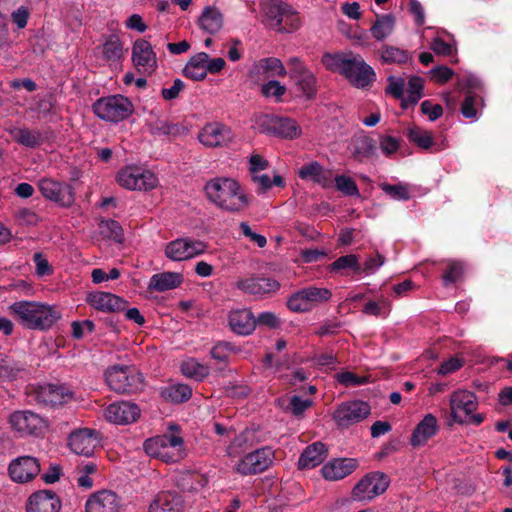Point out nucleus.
<instances>
[{
  "label": "nucleus",
  "mask_w": 512,
  "mask_h": 512,
  "mask_svg": "<svg viewBox=\"0 0 512 512\" xmlns=\"http://www.w3.org/2000/svg\"><path fill=\"white\" fill-rule=\"evenodd\" d=\"M204 192L211 204L225 212L240 213L251 204V196L232 177L218 176L210 179L204 186Z\"/></svg>",
  "instance_id": "f257e3e1"
},
{
  "label": "nucleus",
  "mask_w": 512,
  "mask_h": 512,
  "mask_svg": "<svg viewBox=\"0 0 512 512\" xmlns=\"http://www.w3.org/2000/svg\"><path fill=\"white\" fill-rule=\"evenodd\" d=\"M143 449L148 456L164 463H177L186 456L184 438L176 424H169L162 435L145 440Z\"/></svg>",
  "instance_id": "f03ea898"
},
{
  "label": "nucleus",
  "mask_w": 512,
  "mask_h": 512,
  "mask_svg": "<svg viewBox=\"0 0 512 512\" xmlns=\"http://www.w3.org/2000/svg\"><path fill=\"white\" fill-rule=\"evenodd\" d=\"M9 309L29 329H49L61 318V312L55 306L41 302L19 301L10 305Z\"/></svg>",
  "instance_id": "7ed1b4c3"
},
{
  "label": "nucleus",
  "mask_w": 512,
  "mask_h": 512,
  "mask_svg": "<svg viewBox=\"0 0 512 512\" xmlns=\"http://www.w3.org/2000/svg\"><path fill=\"white\" fill-rule=\"evenodd\" d=\"M449 406L452 423L480 425L485 419L483 414L474 413L478 408V400L477 396L469 390H455L450 395Z\"/></svg>",
  "instance_id": "20e7f679"
},
{
  "label": "nucleus",
  "mask_w": 512,
  "mask_h": 512,
  "mask_svg": "<svg viewBox=\"0 0 512 512\" xmlns=\"http://www.w3.org/2000/svg\"><path fill=\"white\" fill-rule=\"evenodd\" d=\"M263 22L271 29L290 32L299 26V17L294 9L281 0H266L262 4Z\"/></svg>",
  "instance_id": "39448f33"
},
{
  "label": "nucleus",
  "mask_w": 512,
  "mask_h": 512,
  "mask_svg": "<svg viewBox=\"0 0 512 512\" xmlns=\"http://www.w3.org/2000/svg\"><path fill=\"white\" fill-rule=\"evenodd\" d=\"M254 127L259 132L282 139H297L302 129L296 120L273 114H261L255 117Z\"/></svg>",
  "instance_id": "423d86ee"
},
{
  "label": "nucleus",
  "mask_w": 512,
  "mask_h": 512,
  "mask_svg": "<svg viewBox=\"0 0 512 512\" xmlns=\"http://www.w3.org/2000/svg\"><path fill=\"white\" fill-rule=\"evenodd\" d=\"M93 111L102 120L118 123L134 112L133 103L123 95L102 97L93 104Z\"/></svg>",
  "instance_id": "0eeeda50"
},
{
  "label": "nucleus",
  "mask_w": 512,
  "mask_h": 512,
  "mask_svg": "<svg viewBox=\"0 0 512 512\" xmlns=\"http://www.w3.org/2000/svg\"><path fill=\"white\" fill-rule=\"evenodd\" d=\"M111 390L117 393H133L141 389L142 375L132 366L115 365L105 373Z\"/></svg>",
  "instance_id": "6e6552de"
},
{
  "label": "nucleus",
  "mask_w": 512,
  "mask_h": 512,
  "mask_svg": "<svg viewBox=\"0 0 512 512\" xmlns=\"http://www.w3.org/2000/svg\"><path fill=\"white\" fill-rule=\"evenodd\" d=\"M116 182L127 190L149 191L157 187L159 180L152 171L129 165L118 171Z\"/></svg>",
  "instance_id": "1a4fd4ad"
},
{
  "label": "nucleus",
  "mask_w": 512,
  "mask_h": 512,
  "mask_svg": "<svg viewBox=\"0 0 512 512\" xmlns=\"http://www.w3.org/2000/svg\"><path fill=\"white\" fill-rule=\"evenodd\" d=\"M10 428L20 437L40 436L46 428V421L30 410L14 411L8 418Z\"/></svg>",
  "instance_id": "9d476101"
},
{
  "label": "nucleus",
  "mask_w": 512,
  "mask_h": 512,
  "mask_svg": "<svg viewBox=\"0 0 512 512\" xmlns=\"http://www.w3.org/2000/svg\"><path fill=\"white\" fill-rule=\"evenodd\" d=\"M207 248L208 246L204 241L181 237L167 243L164 254L171 261L180 262L204 254Z\"/></svg>",
  "instance_id": "9b49d317"
},
{
  "label": "nucleus",
  "mask_w": 512,
  "mask_h": 512,
  "mask_svg": "<svg viewBox=\"0 0 512 512\" xmlns=\"http://www.w3.org/2000/svg\"><path fill=\"white\" fill-rule=\"evenodd\" d=\"M275 459L270 447H262L244 455L235 464V470L242 475H252L268 469Z\"/></svg>",
  "instance_id": "f8f14e48"
},
{
  "label": "nucleus",
  "mask_w": 512,
  "mask_h": 512,
  "mask_svg": "<svg viewBox=\"0 0 512 512\" xmlns=\"http://www.w3.org/2000/svg\"><path fill=\"white\" fill-rule=\"evenodd\" d=\"M330 297V290L311 286L294 293L288 299L287 306L293 312H306Z\"/></svg>",
  "instance_id": "ddd939ff"
},
{
  "label": "nucleus",
  "mask_w": 512,
  "mask_h": 512,
  "mask_svg": "<svg viewBox=\"0 0 512 512\" xmlns=\"http://www.w3.org/2000/svg\"><path fill=\"white\" fill-rule=\"evenodd\" d=\"M234 138L232 130L220 122L205 124L197 136L199 142L207 148L226 147L234 141Z\"/></svg>",
  "instance_id": "4468645a"
},
{
  "label": "nucleus",
  "mask_w": 512,
  "mask_h": 512,
  "mask_svg": "<svg viewBox=\"0 0 512 512\" xmlns=\"http://www.w3.org/2000/svg\"><path fill=\"white\" fill-rule=\"evenodd\" d=\"M131 60L137 71L142 74L151 75L158 67L157 56L152 45L143 38L134 41Z\"/></svg>",
  "instance_id": "2eb2a0df"
},
{
  "label": "nucleus",
  "mask_w": 512,
  "mask_h": 512,
  "mask_svg": "<svg viewBox=\"0 0 512 512\" xmlns=\"http://www.w3.org/2000/svg\"><path fill=\"white\" fill-rule=\"evenodd\" d=\"M388 485L389 480L384 474H368L355 485L353 498L358 501H370L384 493Z\"/></svg>",
  "instance_id": "dca6fc26"
},
{
  "label": "nucleus",
  "mask_w": 512,
  "mask_h": 512,
  "mask_svg": "<svg viewBox=\"0 0 512 512\" xmlns=\"http://www.w3.org/2000/svg\"><path fill=\"white\" fill-rule=\"evenodd\" d=\"M370 410L371 408L367 402L349 401L337 407L333 413V419L339 427H348L367 418Z\"/></svg>",
  "instance_id": "f3484780"
},
{
  "label": "nucleus",
  "mask_w": 512,
  "mask_h": 512,
  "mask_svg": "<svg viewBox=\"0 0 512 512\" xmlns=\"http://www.w3.org/2000/svg\"><path fill=\"white\" fill-rule=\"evenodd\" d=\"M40 472V463L33 456H19L13 459L8 466V475L15 483H28Z\"/></svg>",
  "instance_id": "a211bd4d"
},
{
  "label": "nucleus",
  "mask_w": 512,
  "mask_h": 512,
  "mask_svg": "<svg viewBox=\"0 0 512 512\" xmlns=\"http://www.w3.org/2000/svg\"><path fill=\"white\" fill-rule=\"evenodd\" d=\"M38 188L43 197L60 206L68 207L74 201L72 187L66 183L51 178H42L38 182Z\"/></svg>",
  "instance_id": "6ab92c4d"
},
{
  "label": "nucleus",
  "mask_w": 512,
  "mask_h": 512,
  "mask_svg": "<svg viewBox=\"0 0 512 512\" xmlns=\"http://www.w3.org/2000/svg\"><path fill=\"white\" fill-rule=\"evenodd\" d=\"M99 444L98 432L90 428H79L71 432L68 436V447L70 450L85 457L94 453Z\"/></svg>",
  "instance_id": "aec40b11"
},
{
  "label": "nucleus",
  "mask_w": 512,
  "mask_h": 512,
  "mask_svg": "<svg viewBox=\"0 0 512 512\" xmlns=\"http://www.w3.org/2000/svg\"><path fill=\"white\" fill-rule=\"evenodd\" d=\"M140 416L139 407L132 402L119 401L111 403L104 410L105 419L113 424L127 425L135 422Z\"/></svg>",
  "instance_id": "412c9836"
},
{
  "label": "nucleus",
  "mask_w": 512,
  "mask_h": 512,
  "mask_svg": "<svg viewBox=\"0 0 512 512\" xmlns=\"http://www.w3.org/2000/svg\"><path fill=\"white\" fill-rule=\"evenodd\" d=\"M121 498L111 490H100L92 493L85 503V512H119Z\"/></svg>",
  "instance_id": "4be33fe9"
},
{
  "label": "nucleus",
  "mask_w": 512,
  "mask_h": 512,
  "mask_svg": "<svg viewBox=\"0 0 512 512\" xmlns=\"http://www.w3.org/2000/svg\"><path fill=\"white\" fill-rule=\"evenodd\" d=\"M348 72L343 75L357 88H365L375 80V72L361 56L352 55L349 60Z\"/></svg>",
  "instance_id": "5701e85b"
},
{
  "label": "nucleus",
  "mask_w": 512,
  "mask_h": 512,
  "mask_svg": "<svg viewBox=\"0 0 512 512\" xmlns=\"http://www.w3.org/2000/svg\"><path fill=\"white\" fill-rule=\"evenodd\" d=\"M86 302L92 308L105 313L119 312L126 307L123 298L109 292H90L86 296Z\"/></svg>",
  "instance_id": "b1692460"
},
{
  "label": "nucleus",
  "mask_w": 512,
  "mask_h": 512,
  "mask_svg": "<svg viewBox=\"0 0 512 512\" xmlns=\"http://www.w3.org/2000/svg\"><path fill=\"white\" fill-rule=\"evenodd\" d=\"M439 432V423L437 418L427 413L420 422L415 426L410 437V444L413 447L424 446L431 438Z\"/></svg>",
  "instance_id": "393cba45"
},
{
  "label": "nucleus",
  "mask_w": 512,
  "mask_h": 512,
  "mask_svg": "<svg viewBox=\"0 0 512 512\" xmlns=\"http://www.w3.org/2000/svg\"><path fill=\"white\" fill-rule=\"evenodd\" d=\"M236 287L248 294L264 296L277 292L280 288V284L277 280L272 278L251 277L239 279L236 282Z\"/></svg>",
  "instance_id": "a878e982"
},
{
  "label": "nucleus",
  "mask_w": 512,
  "mask_h": 512,
  "mask_svg": "<svg viewBox=\"0 0 512 512\" xmlns=\"http://www.w3.org/2000/svg\"><path fill=\"white\" fill-rule=\"evenodd\" d=\"M60 508L59 498L50 490L33 493L27 503V512H59Z\"/></svg>",
  "instance_id": "bb28decb"
},
{
  "label": "nucleus",
  "mask_w": 512,
  "mask_h": 512,
  "mask_svg": "<svg viewBox=\"0 0 512 512\" xmlns=\"http://www.w3.org/2000/svg\"><path fill=\"white\" fill-rule=\"evenodd\" d=\"M230 329L238 335H249L256 328V318L249 309H235L228 315Z\"/></svg>",
  "instance_id": "cd10ccee"
},
{
  "label": "nucleus",
  "mask_w": 512,
  "mask_h": 512,
  "mask_svg": "<svg viewBox=\"0 0 512 512\" xmlns=\"http://www.w3.org/2000/svg\"><path fill=\"white\" fill-rule=\"evenodd\" d=\"M185 502L177 493L163 492L151 502L148 512H184Z\"/></svg>",
  "instance_id": "c85d7f7f"
},
{
  "label": "nucleus",
  "mask_w": 512,
  "mask_h": 512,
  "mask_svg": "<svg viewBox=\"0 0 512 512\" xmlns=\"http://www.w3.org/2000/svg\"><path fill=\"white\" fill-rule=\"evenodd\" d=\"M277 405L283 412L295 418H303L305 412L313 405V401L309 398H303L300 395H283L277 400Z\"/></svg>",
  "instance_id": "c756f323"
},
{
  "label": "nucleus",
  "mask_w": 512,
  "mask_h": 512,
  "mask_svg": "<svg viewBox=\"0 0 512 512\" xmlns=\"http://www.w3.org/2000/svg\"><path fill=\"white\" fill-rule=\"evenodd\" d=\"M355 459L340 458L325 464L322 469V475L326 480L337 481L350 475L356 468Z\"/></svg>",
  "instance_id": "7c9ffc66"
},
{
  "label": "nucleus",
  "mask_w": 512,
  "mask_h": 512,
  "mask_svg": "<svg viewBox=\"0 0 512 512\" xmlns=\"http://www.w3.org/2000/svg\"><path fill=\"white\" fill-rule=\"evenodd\" d=\"M298 176L302 180L314 182L323 188H329L333 183L331 172L325 170L317 161L303 165L298 171Z\"/></svg>",
  "instance_id": "2f4dec72"
},
{
  "label": "nucleus",
  "mask_w": 512,
  "mask_h": 512,
  "mask_svg": "<svg viewBox=\"0 0 512 512\" xmlns=\"http://www.w3.org/2000/svg\"><path fill=\"white\" fill-rule=\"evenodd\" d=\"M327 447L322 442H314L301 454L298 465L301 469H310L321 464L327 457Z\"/></svg>",
  "instance_id": "473e14b6"
},
{
  "label": "nucleus",
  "mask_w": 512,
  "mask_h": 512,
  "mask_svg": "<svg viewBox=\"0 0 512 512\" xmlns=\"http://www.w3.org/2000/svg\"><path fill=\"white\" fill-rule=\"evenodd\" d=\"M183 282L182 274L178 272H163L154 274L148 284L153 291L164 292L179 287Z\"/></svg>",
  "instance_id": "72a5a7b5"
},
{
  "label": "nucleus",
  "mask_w": 512,
  "mask_h": 512,
  "mask_svg": "<svg viewBox=\"0 0 512 512\" xmlns=\"http://www.w3.org/2000/svg\"><path fill=\"white\" fill-rule=\"evenodd\" d=\"M251 73L263 75L264 78L283 77L287 74L283 63L275 57L263 58L257 61L251 70Z\"/></svg>",
  "instance_id": "f704fd0d"
},
{
  "label": "nucleus",
  "mask_w": 512,
  "mask_h": 512,
  "mask_svg": "<svg viewBox=\"0 0 512 512\" xmlns=\"http://www.w3.org/2000/svg\"><path fill=\"white\" fill-rule=\"evenodd\" d=\"M396 18L393 14L377 15L370 27L371 36L376 41H384L390 37L395 29Z\"/></svg>",
  "instance_id": "c9c22d12"
},
{
  "label": "nucleus",
  "mask_w": 512,
  "mask_h": 512,
  "mask_svg": "<svg viewBox=\"0 0 512 512\" xmlns=\"http://www.w3.org/2000/svg\"><path fill=\"white\" fill-rule=\"evenodd\" d=\"M198 23L203 31L215 34L223 26V15L217 8L207 6L203 9Z\"/></svg>",
  "instance_id": "e433bc0d"
},
{
  "label": "nucleus",
  "mask_w": 512,
  "mask_h": 512,
  "mask_svg": "<svg viewBox=\"0 0 512 512\" xmlns=\"http://www.w3.org/2000/svg\"><path fill=\"white\" fill-rule=\"evenodd\" d=\"M207 53L200 52L190 58L183 69L185 77L194 81H201L207 76L206 71Z\"/></svg>",
  "instance_id": "4c0bfd02"
},
{
  "label": "nucleus",
  "mask_w": 512,
  "mask_h": 512,
  "mask_svg": "<svg viewBox=\"0 0 512 512\" xmlns=\"http://www.w3.org/2000/svg\"><path fill=\"white\" fill-rule=\"evenodd\" d=\"M101 52L106 61L110 63L118 62L123 58V43L117 35H110L102 44Z\"/></svg>",
  "instance_id": "58836bf2"
},
{
  "label": "nucleus",
  "mask_w": 512,
  "mask_h": 512,
  "mask_svg": "<svg viewBox=\"0 0 512 512\" xmlns=\"http://www.w3.org/2000/svg\"><path fill=\"white\" fill-rule=\"evenodd\" d=\"M406 135L411 143L417 145L421 149L428 150L436 145L431 132L419 126L408 127Z\"/></svg>",
  "instance_id": "ea45409f"
},
{
  "label": "nucleus",
  "mask_w": 512,
  "mask_h": 512,
  "mask_svg": "<svg viewBox=\"0 0 512 512\" xmlns=\"http://www.w3.org/2000/svg\"><path fill=\"white\" fill-rule=\"evenodd\" d=\"M43 399L51 405H59L67 402L73 397V393L64 386L49 384L43 388Z\"/></svg>",
  "instance_id": "a19ab883"
},
{
  "label": "nucleus",
  "mask_w": 512,
  "mask_h": 512,
  "mask_svg": "<svg viewBox=\"0 0 512 512\" xmlns=\"http://www.w3.org/2000/svg\"><path fill=\"white\" fill-rule=\"evenodd\" d=\"M423 80L420 77H411L408 81L406 94H403L402 108L407 109L415 105L423 96Z\"/></svg>",
  "instance_id": "79ce46f5"
},
{
  "label": "nucleus",
  "mask_w": 512,
  "mask_h": 512,
  "mask_svg": "<svg viewBox=\"0 0 512 512\" xmlns=\"http://www.w3.org/2000/svg\"><path fill=\"white\" fill-rule=\"evenodd\" d=\"M12 138L23 146L33 148L40 145L42 135L37 130L28 128H13L10 130Z\"/></svg>",
  "instance_id": "37998d69"
},
{
  "label": "nucleus",
  "mask_w": 512,
  "mask_h": 512,
  "mask_svg": "<svg viewBox=\"0 0 512 512\" xmlns=\"http://www.w3.org/2000/svg\"><path fill=\"white\" fill-rule=\"evenodd\" d=\"M161 395L173 403H182L190 399L192 390L186 384H171L161 391Z\"/></svg>",
  "instance_id": "c03bdc74"
},
{
  "label": "nucleus",
  "mask_w": 512,
  "mask_h": 512,
  "mask_svg": "<svg viewBox=\"0 0 512 512\" xmlns=\"http://www.w3.org/2000/svg\"><path fill=\"white\" fill-rule=\"evenodd\" d=\"M251 181L256 187L258 194H264L270 190L273 186L284 187L285 182L279 174H275L271 179L267 174H254L251 176Z\"/></svg>",
  "instance_id": "a18cd8bd"
},
{
  "label": "nucleus",
  "mask_w": 512,
  "mask_h": 512,
  "mask_svg": "<svg viewBox=\"0 0 512 512\" xmlns=\"http://www.w3.org/2000/svg\"><path fill=\"white\" fill-rule=\"evenodd\" d=\"M352 55L346 54H324L322 57L323 65L330 71H336L343 75L348 72L349 60Z\"/></svg>",
  "instance_id": "49530a36"
},
{
  "label": "nucleus",
  "mask_w": 512,
  "mask_h": 512,
  "mask_svg": "<svg viewBox=\"0 0 512 512\" xmlns=\"http://www.w3.org/2000/svg\"><path fill=\"white\" fill-rule=\"evenodd\" d=\"M331 272L340 273L345 270H352L356 274H361V265L359 259L355 254H349L339 257L330 266Z\"/></svg>",
  "instance_id": "de8ad7c7"
},
{
  "label": "nucleus",
  "mask_w": 512,
  "mask_h": 512,
  "mask_svg": "<svg viewBox=\"0 0 512 512\" xmlns=\"http://www.w3.org/2000/svg\"><path fill=\"white\" fill-rule=\"evenodd\" d=\"M296 84L297 90L300 92V96L306 99H312L315 97L316 89V78L312 72L304 74L299 78L293 80Z\"/></svg>",
  "instance_id": "09e8293b"
},
{
  "label": "nucleus",
  "mask_w": 512,
  "mask_h": 512,
  "mask_svg": "<svg viewBox=\"0 0 512 512\" xmlns=\"http://www.w3.org/2000/svg\"><path fill=\"white\" fill-rule=\"evenodd\" d=\"M410 57L408 51L395 46L386 45L381 49V59L385 63L404 64Z\"/></svg>",
  "instance_id": "8fccbe9b"
},
{
  "label": "nucleus",
  "mask_w": 512,
  "mask_h": 512,
  "mask_svg": "<svg viewBox=\"0 0 512 512\" xmlns=\"http://www.w3.org/2000/svg\"><path fill=\"white\" fill-rule=\"evenodd\" d=\"M181 372L183 375L196 380H202L209 373L207 366L199 363L197 360L190 358L181 364Z\"/></svg>",
  "instance_id": "3c124183"
},
{
  "label": "nucleus",
  "mask_w": 512,
  "mask_h": 512,
  "mask_svg": "<svg viewBox=\"0 0 512 512\" xmlns=\"http://www.w3.org/2000/svg\"><path fill=\"white\" fill-rule=\"evenodd\" d=\"M24 367L22 364L5 357L0 360V377L12 381L16 379L22 372Z\"/></svg>",
  "instance_id": "603ef678"
},
{
  "label": "nucleus",
  "mask_w": 512,
  "mask_h": 512,
  "mask_svg": "<svg viewBox=\"0 0 512 512\" xmlns=\"http://www.w3.org/2000/svg\"><path fill=\"white\" fill-rule=\"evenodd\" d=\"M390 301L386 297H380L377 301H369L363 308V313L376 317H386L390 312Z\"/></svg>",
  "instance_id": "864d4df0"
},
{
  "label": "nucleus",
  "mask_w": 512,
  "mask_h": 512,
  "mask_svg": "<svg viewBox=\"0 0 512 512\" xmlns=\"http://www.w3.org/2000/svg\"><path fill=\"white\" fill-rule=\"evenodd\" d=\"M207 484V479L204 475L199 473H185L179 481V485L183 489L197 491Z\"/></svg>",
  "instance_id": "5fc2aeb1"
},
{
  "label": "nucleus",
  "mask_w": 512,
  "mask_h": 512,
  "mask_svg": "<svg viewBox=\"0 0 512 512\" xmlns=\"http://www.w3.org/2000/svg\"><path fill=\"white\" fill-rule=\"evenodd\" d=\"M261 93L266 98H272L276 102H280L286 93V87L279 81L270 80L261 86Z\"/></svg>",
  "instance_id": "6e6d98bb"
},
{
  "label": "nucleus",
  "mask_w": 512,
  "mask_h": 512,
  "mask_svg": "<svg viewBox=\"0 0 512 512\" xmlns=\"http://www.w3.org/2000/svg\"><path fill=\"white\" fill-rule=\"evenodd\" d=\"M381 189L395 200H408L410 199V193L406 184L391 185L383 183L380 185Z\"/></svg>",
  "instance_id": "4d7b16f0"
},
{
  "label": "nucleus",
  "mask_w": 512,
  "mask_h": 512,
  "mask_svg": "<svg viewBox=\"0 0 512 512\" xmlns=\"http://www.w3.org/2000/svg\"><path fill=\"white\" fill-rule=\"evenodd\" d=\"M336 380L345 387L360 386L368 382V377L358 376L350 371H342L336 374Z\"/></svg>",
  "instance_id": "13d9d810"
},
{
  "label": "nucleus",
  "mask_w": 512,
  "mask_h": 512,
  "mask_svg": "<svg viewBox=\"0 0 512 512\" xmlns=\"http://www.w3.org/2000/svg\"><path fill=\"white\" fill-rule=\"evenodd\" d=\"M334 181L336 188L345 195H359L358 187L352 178L345 175H338L335 177Z\"/></svg>",
  "instance_id": "bf43d9fd"
},
{
  "label": "nucleus",
  "mask_w": 512,
  "mask_h": 512,
  "mask_svg": "<svg viewBox=\"0 0 512 512\" xmlns=\"http://www.w3.org/2000/svg\"><path fill=\"white\" fill-rule=\"evenodd\" d=\"M386 93L402 101L405 87V80L402 77L389 76Z\"/></svg>",
  "instance_id": "052dcab7"
},
{
  "label": "nucleus",
  "mask_w": 512,
  "mask_h": 512,
  "mask_svg": "<svg viewBox=\"0 0 512 512\" xmlns=\"http://www.w3.org/2000/svg\"><path fill=\"white\" fill-rule=\"evenodd\" d=\"M11 13L12 22L17 26L18 29H23L26 27L30 12L28 8L24 5H19L17 8H14Z\"/></svg>",
  "instance_id": "680f3d73"
},
{
  "label": "nucleus",
  "mask_w": 512,
  "mask_h": 512,
  "mask_svg": "<svg viewBox=\"0 0 512 512\" xmlns=\"http://www.w3.org/2000/svg\"><path fill=\"white\" fill-rule=\"evenodd\" d=\"M430 48L433 52L439 56L452 55L455 47L451 43L445 42L442 38L436 36L430 43Z\"/></svg>",
  "instance_id": "e2e57ef3"
},
{
  "label": "nucleus",
  "mask_w": 512,
  "mask_h": 512,
  "mask_svg": "<svg viewBox=\"0 0 512 512\" xmlns=\"http://www.w3.org/2000/svg\"><path fill=\"white\" fill-rule=\"evenodd\" d=\"M385 263L384 256L376 254L375 256L368 257L361 267V273L365 275L374 274Z\"/></svg>",
  "instance_id": "0e129e2a"
},
{
  "label": "nucleus",
  "mask_w": 512,
  "mask_h": 512,
  "mask_svg": "<svg viewBox=\"0 0 512 512\" xmlns=\"http://www.w3.org/2000/svg\"><path fill=\"white\" fill-rule=\"evenodd\" d=\"M464 365V360L459 357H451L448 360L442 362L437 370V373L442 376L449 375L459 370Z\"/></svg>",
  "instance_id": "69168bd1"
},
{
  "label": "nucleus",
  "mask_w": 512,
  "mask_h": 512,
  "mask_svg": "<svg viewBox=\"0 0 512 512\" xmlns=\"http://www.w3.org/2000/svg\"><path fill=\"white\" fill-rule=\"evenodd\" d=\"M453 74V70L447 66H437L429 71L431 80L439 84H443L449 81Z\"/></svg>",
  "instance_id": "338daca9"
},
{
  "label": "nucleus",
  "mask_w": 512,
  "mask_h": 512,
  "mask_svg": "<svg viewBox=\"0 0 512 512\" xmlns=\"http://www.w3.org/2000/svg\"><path fill=\"white\" fill-rule=\"evenodd\" d=\"M463 273V266L459 262H451L447 270L443 274L444 285H449L456 282Z\"/></svg>",
  "instance_id": "774afa93"
}]
</instances>
